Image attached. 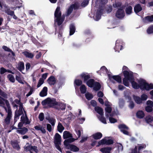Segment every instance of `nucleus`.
I'll list each match as a JSON object with an SVG mask.
<instances>
[{"instance_id": "nucleus-33", "label": "nucleus", "mask_w": 153, "mask_h": 153, "mask_svg": "<svg viewBox=\"0 0 153 153\" xmlns=\"http://www.w3.org/2000/svg\"><path fill=\"white\" fill-rule=\"evenodd\" d=\"M57 130L60 133H62L64 129V128L62 123L59 122L57 127Z\"/></svg>"}, {"instance_id": "nucleus-5", "label": "nucleus", "mask_w": 153, "mask_h": 153, "mask_svg": "<svg viewBox=\"0 0 153 153\" xmlns=\"http://www.w3.org/2000/svg\"><path fill=\"white\" fill-rule=\"evenodd\" d=\"M123 42L120 39H117L116 42L115 46L114 49L115 51L119 52L120 51L122 50L123 48Z\"/></svg>"}, {"instance_id": "nucleus-3", "label": "nucleus", "mask_w": 153, "mask_h": 153, "mask_svg": "<svg viewBox=\"0 0 153 153\" xmlns=\"http://www.w3.org/2000/svg\"><path fill=\"white\" fill-rule=\"evenodd\" d=\"M123 73L124 76V78L123 79V84L125 86L128 87L129 83L128 81L131 82V81L132 80L133 73L131 71L129 72L127 71H123Z\"/></svg>"}, {"instance_id": "nucleus-21", "label": "nucleus", "mask_w": 153, "mask_h": 153, "mask_svg": "<svg viewBox=\"0 0 153 153\" xmlns=\"http://www.w3.org/2000/svg\"><path fill=\"white\" fill-rule=\"evenodd\" d=\"M136 116L137 118L139 119H142L144 117L145 114L143 111L139 110L137 112Z\"/></svg>"}, {"instance_id": "nucleus-8", "label": "nucleus", "mask_w": 153, "mask_h": 153, "mask_svg": "<svg viewBox=\"0 0 153 153\" xmlns=\"http://www.w3.org/2000/svg\"><path fill=\"white\" fill-rule=\"evenodd\" d=\"M87 74V73L83 72L80 75L81 78L83 79V82L84 83L86 82L91 78L90 75L89 74Z\"/></svg>"}, {"instance_id": "nucleus-46", "label": "nucleus", "mask_w": 153, "mask_h": 153, "mask_svg": "<svg viewBox=\"0 0 153 153\" xmlns=\"http://www.w3.org/2000/svg\"><path fill=\"white\" fill-rule=\"evenodd\" d=\"M80 46V45L78 44L76 42H73L71 46L73 48L77 49L79 48Z\"/></svg>"}, {"instance_id": "nucleus-60", "label": "nucleus", "mask_w": 153, "mask_h": 153, "mask_svg": "<svg viewBox=\"0 0 153 153\" xmlns=\"http://www.w3.org/2000/svg\"><path fill=\"white\" fill-rule=\"evenodd\" d=\"M48 98L43 100L42 102V104L43 105H45L47 104L48 105Z\"/></svg>"}, {"instance_id": "nucleus-49", "label": "nucleus", "mask_w": 153, "mask_h": 153, "mask_svg": "<svg viewBox=\"0 0 153 153\" xmlns=\"http://www.w3.org/2000/svg\"><path fill=\"white\" fill-rule=\"evenodd\" d=\"M71 5L73 8V9H74L75 10L78 9L79 7L78 3H75Z\"/></svg>"}, {"instance_id": "nucleus-6", "label": "nucleus", "mask_w": 153, "mask_h": 153, "mask_svg": "<svg viewBox=\"0 0 153 153\" xmlns=\"http://www.w3.org/2000/svg\"><path fill=\"white\" fill-rule=\"evenodd\" d=\"M118 128L120 129V131L123 133L125 134L126 135H129V132L126 130H125L126 129L127 130L128 129V128L124 124H121L119 125L118 126Z\"/></svg>"}, {"instance_id": "nucleus-48", "label": "nucleus", "mask_w": 153, "mask_h": 153, "mask_svg": "<svg viewBox=\"0 0 153 153\" xmlns=\"http://www.w3.org/2000/svg\"><path fill=\"white\" fill-rule=\"evenodd\" d=\"M55 145V146L56 148L60 152H62V149L60 146V145L61 144V143H58L57 144H56V143H54Z\"/></svg>"}, {"instance_id": "nucleus-32", "label": "nucleus", "mask_w": 153, "mask_h": 153, "mask_svg": "<svg viewBox=\"0 0 153 153\" xmlns=\"http://www.w3.org/2000/svg\"><path fill=\"white\" fill-rule=\"evenodd\" d=\"M80 90L82 94H84L86 92L87 88L84 85L82 84L80 87Z\"/></svg>"}, {"instance_id": "nucleus-16", "label": "nucleus", "mask_w": 153, "mask_h": 153, "mask_svg": "<svg viewBox=\"0 0 153 153\" xmlns=\"http://www.w3.org/2000/svg\"><path fill=\"white\" fill-rule=\"evenodd\" d=\"M142 9L141 5L139 4H136L134 7V11L136 13H137L141 11Z\"/></svg>"}, {"instance_id": "nucleus-26", "label": "nucleus", "mask_w": 153, "mask_h": 153, "mask_svg": "<svg viewBox=\"0 0 153 153\" xmlns=\"http://www.w3.org/2000/svg\"><path fill=\"white\" fill-rule=\"evenodd\" d=\"M23 55L26 57L32 59L33 58L34 56L33 54L31 53L28 52L27 51H25L22 52Z\"/></svg>"}, {"instance_id": "nucleus-14", "label": "nucleus", "mask_w": 153, "mask_h": 153, "mask_svg": "<svg viewBox=\"0 0 153 153\" xmlns=\"http://www.w3.org/2000/svg\"><path fill=\"white\" fill-rule=\"evenodd\" d=\"M68 149H70L74 152H77L79 150V149L76 146L72 144H69L67 147Z\"/></svg>"}, {"instance_id": "nucleus-55", "label": "nucleus", "mask_w": 153, "mask_h": 153, "mask_svg": "<svg viewBox=\"0 0 153 153\" xmlns=\"http://www.w3.org/2000/svg\"><path fill=\"white\" fill-rule=\"evenodd\" d=\"M31 146L30 145H29L27 146H25L24 147V149L25 151L28 152V151H31Z\"/></svg>"}, {"instance_id": "nucleus-64", "label": "nucleus", "mask_w": 153, "mask_h": 153, "mask_svg": "<svg viewBox=\"0 0 153 153\" xmlns=\"http://www.w3.org/2000/svg\"><path fill=\"white\" fill-rule=\"evenodd\" d=\"M147 104L151 107H153V102L151 100H148L147 102Z\"/></svg>"}, {"instance_id": "nucleus-34", "label": "nucleus", "mask_w": 153, "mask_h": 153, "mask_svg": "<svg viewBox=\"0 0 153 153\" xmlns=\"http://www.w3.org/2000/svg\"><path fill=\"white\" fill-rule=\"evenodd\" d=\"M57 108L58 110H65V105L62 103H60L57 104Z\"/></svg>"}, {"instance_id": "nucleus-41", "label": "nucleus", "mask_w": 153, "mask_h": 153, "mask_svg": "<svg viewBox=\"0 0 153 153\" xmlns=\"http://www.w3.org/2000/svg\"><path fill=\"white\" fill-rule=\"evenodd\" d=\"M46 119L48 120L49 123L52 125V126H54L55 124V120L53 118L49 117L47 118L46 117Z\"/></svg>"}, {"instance_id": "nucleus-42", "label": "nucleus", "mask_w": 153, "mask_h": 153, "mask_svg": "<svg viewBox=\"0 0 153 153\" xmlns=\"http://www.w3.org/2000/svg\"><path fill=\"white\" fill-rule=\"evenodd\" d=\"M85 95L86 98L88 100H91L93 97V96L92 94L88 92L85 94Z\"/></svg>"}, {"instance_id": "nucleus-53", "label": "nucleus", "mask_w": 153, "mask_h": 153, "mask_svg": "<svg viewBox=\"0 0 153 153\" xmlns=\"http://www.w3.org/2000/svg\"><path fill=\"white\" fill-rule=\"evenodd\" d=\"M152 107L149 106H146L145 108L146 111L148 112H151L153 110Z\"/></svg>"}, {"instance_id": "nucleus-30", "label": "nucleus", "mask_w": 153, "mask_h": 153, "mask_svg": "<svg viewBox=\"0 0 153 153\" xmlns=\"http://www.w3.org/2000/svg\"><path fill=\"white\" fill-rule=\"evenodd\" d=\"M134 100L135 102L137 104H140L142 103V101L141 97H139L136 96L134 97Z\"/></svg>"}, {"instance_id": "nucleus-36", "label": "nucleus", "mask_w": 153, "mask_h": 153, "mask_svg": "<svg viewBox=\"0 0 153 153\" xmlns=\"http://www.w3.org/2000/svg\"><path fill=\"white\" fill-rule=\"evenodd\" d=\"M82 82L80 79H75L74 82V85H75L77 86H79L82 85Z\"/></svg>"}, {"instance_id": "nucleus-17", "label": "nucleus", "mask_w": 153, "mask_h": 153, "mask_svg": "<svg viewBox=\"0 0 153 153\" xmlns=\"http://www.w3.org/2000/svg\"><path fill=\"white\" fill-rule=\"evenodd\" d=\"M48 88L46 87H44L39 93V95L41 97H44L46 96L47 94Z\"/></svg>"}, {"instance_id": "nucleus-39", "label": "nucleus", "mask_w": 153, "mask_h": 153, "mask_svg": "<svg viewBox=\"0 0 153 153\" xmlns=\"http://www.w3.org/2000/svg\"><path fill=\"white\" fill-rule=\"evenodd\" d=\"M7 77L9 80L12 82L13 83L15 82V79L13 75L11 74H9L7 76Z\"/></svg>"}, {"instance_id": "nucleus-2", "label": "nucleus", "mask_w": 153, "mask_h": 153, "mask_svg": "<svg viewBox=\"0 0 153 153\" xmlns=\"http://www.w3.org/2000/svg\"><path fill=\"white\" fill-rule=\"evenodd\" d=\"M60 7L58 6L54 12V22L57 23L58 26L61 25L65 20V16H62V13L60 10Z\"/></svg>"}, {"instance_id": "nucleus-18", "label": "nucleus", "mask_w": 153, "mask_h": 153, "mask_svg": "<svg viewBox=\"0 0 153 153\" xmlns=\"http://www.w3.org/2000/svg\"><path fill=\"white\" fill-rule=\"evenodd\" d=\"M96 81L94 79H90L86 82L87 85L90 88H93Z\"/></svg>"}, {"instance_id": "nucleus-28", "label": "nucleus", "mask_w": 153, "mask_h": 153, "mask_svg": "<svg viewBox=\"0 0 153 153\" xmlns=\"http://www.w3.org/2000/svg\"><path fill=\"white\" fill-rule=\"evenodd\" d=\"M23 111H21L20 110H17L16 109L15 113V118H18V119H19V117L21 115H23Z\"/></svg>"}, {"instance_id": "nucleus-40", "label": "nucleus", "mask_w": 153, "mask_h": 153, "mask_svg": "<svg viewBox=\"0 0 153 153\" xmlns=\"http://www.w3.org/2000/svg\"><path fill=\"white\" fill-rule=\"evenodd\" d=\"M146 31L149 34H153V25L149 26L147 29Z\"/></svg>"}, {"instance_id": "nucleus-54", "label": "nucleus", "mask_w": 153, "mask_h": 153, "mask_svg": "<svg viewBox=\"0 0 153 153\" xmlns=\"http://www.w3.org/2000/svg\"><path fill=\"white\" fill-rule=\"evenodd\" d=\"M109 119L110 123H115L117 121V119L112 117H109Z\"/></svg>"}, {"instance_id": "nucleus-62", "label": "nucleus", "mask_w": 153, "mask_h": 153, "mask_svg": "<svg viewBox=\"0 0 153 153\" xmlns=\"http://www.w3.org/2000/svg\"><path fill=\"white\" fill-rule=\"evenodd\" d=\"M7 70L3 67H1L0 68V74H2L7 72Z\"/></svg>"}, {"instance_id": "nucleus-7", "label": "nucleus", "mask_w": 153, "mask_h": 153, "mask_svg": "<svg viewBox=\"0 0 153 153\" xmlns=\"http://www.w3.org/2000/svg\"><path fill=\"white\" fill-rule=\"evenodd\" d=\"M115 16L118 18L121 19L125 16L124 11L122 8H119L117 10Z\"/></svg>"}, {"instance_id": "nucleus-10", "label": "nucleus", "mask_w": 153, "mask_h": 153, "mask_svg": "<svg viewBox=\"0 0 153 153\" xmlns=\"http://www.w3.org/2000/svg\"><path fill=\"white\" fill-rule=\"evenodd\" d=\"M108 76L109 79L110 80L112 78L119 83H120L122 82L121 77L119 75H114L112 76L110 74H108Z\"/></svg>"}, {"instance_id": "nucleus-50", "label": "nucleus", "mask_w": 153, "mask_h": 153, "mask_svg": "<svg viewBox=\"0 0 153 153\" xmlns=\"http://www.w3.org/2000/svg\"><path fill=\"white\" fill-rule=\"evenodd\" d=\"M141 98L142 101L146 100L148 98V96L145 94H143L141 96Z\"/></svg>"}, {"instance_id": "nucleus-51", "label": "nucleus", "mask_w": 153, "mask_h": 153, "mask_svg": "<svg viewBox=\"0 0 153 153\" xmlns=\"http://www.w3.org/2000/svg\"><path fill=\"white\" fill-rule=\"evenodd\" d=\"M44 82V80L42 78H40L39 79L37 85V88H39L40 87L41 85Z\"/></svg>"}, {"instance_id": "nucleus-15", "label": "nucleus", "mask_w": 153, "mask_h": 153, "mask_svg": "<svg viewBox=\"0 0 153 153\" xmlns=\"http://www.w3.org/2000/svg\"><path fill=\"white\" fill-rule=\"evenodd\" d=\"M48 105L50 107H52L57 105V102H56V100H51L50 98H48Z\"/></svg>"}, {"instance_id": "nucleus-1", "label": "nucleus", "mask_w": 153, "mask_h": 153, "mask_svg": "<svg viewBox=\"0 0 153 153\" xmlns=\"http://www.w3.org/2000/svg\"><path fill=\"white\" fill-rule=\"evenodd\" d=\"M132 80L131 81V83L133 88L136 89H139V88L142 90H146L149 91L150 90L153 89V84L151 83L149 84L147 83L146 81L143 79H140L138 84L134 81V76H133Z\"/></svg>"}, {"instance_id": "nucleus-12", "label": "nucleus", "mask_w": 153, "mask_h": 153, "mask_svg": "<svg viewBox=\"0 0 153 153\" xmlns=\"http://www.w3.org/2000/svg\"><path fill=\"white\" fill-rule=\"evenodd\" d=\"M47 82L50 85H54L56 83V80L54 76H51L47 79Z\"/></svg>"}, {"instance_id": "nucleus-38", "label": "nucleus", "mask_w": 153, "mask_h": 153, "mask_svg": "<svg viewBox=\"0 0 153 153\" xmlns=\"http://www.w3.org/2000/svg\"><path fill=\"white\" fill-rule=\"evenodd\" d=\"M106 140H107L105 139H102L98 142V144L97 146V147L101 145H106Z\"/></svg>"}, {"instance_id": "nucleus-11", "label": "nucleus", "mask_w": 153, "mask_h": 153, "mask_svg": "<svg viewBox=\"0 0 153 153\" xmlns=\"http://www.w3.org/2000/svg\"><path fill=\"white\" fill-rule=\"evenodd\" d=\"M4 102H5L7 107L10 106L9 101L5 99L0 96V104L1 105V106L3 108L5 106V103Z\"/></svg>"}, {"instance_id": "nucleus-13", "label": "nucleus", "mask_w": 153, "mask_h": 153, "mask_svg": "<svg viewBox=\"0 0 153 153\" xmlns=\"http://www.w3.org/2000/svg\"><path fill=\"white\" fill-rule=\"evenodd\" d=\"M61 137L60 135L58 133H56L54 136V143H56L57 144L58 143H61Z\"/></svg>"}, {"instance_id": "nucleus-59", "label": "nucleus", "mask_w": 153, "mask_h": 153, "mask_svg": "<svg viewBox=\"0 0 153 153\" xmlns=\"http://www.w3.org/2000/svg\"><path fill=\"white\" fill-rule=\"evenodd\" d=\"M2 48L3 49L4 51L7 52H9L11 51V50L8 47L6 46L3 45L2 46Z\"/></svg>"}, {"instance_id": "nucleus-31", "label": "nucleus", "mask_w": 153, "mask_h": 153, "mask_svg": "<svg viewBox=\"0 0 153 153\" xmlns=\"http://www.w3.org/2000/svg\"><path fill=\"white\" fill-rule=\"evenodd\" d=\"M144 19L147 22H153V15L146 16L144 18Z\"/></svg>"}, {"instance_id": "nucleus-56", "label": "nucleus", "mask_w": 153, "mask_h": 153, "mask_svg": "<svg viewBox=\"0 0 153 153\" xmlns=\"http://www.w3.org/2000/svg\"><path fill=\"white\" fill-rule=\"evenodd\" d=\"M137 147L135 146L134 148L133 149L131 150V153H140V152L139 151V150L137 151Z\"/></svg>"}, {"instance_id": "nucleus-58", "label": "nucleus", "mask_w": 153, "mask_h": 153, "mask_svg": "<svg viewBox=\"0 0 153 153\" xmlns=\"http://www.w3.org/2000/svg\"><path fill=\"white\" fill-rule=\"evenodd\" d=\"M105 110L106 113H110L111 112L112 109L111 107H108L105 108Z\"/></svg>"}, {"instance_id": "nucleus-61", "label": "nucleus", "mask_w": 153, "mask_h": 153, "mask_svg": "<svg viewBox=\"0 0 153 153\" xmlns=\"http://www.w3.org/2000/svg\"><path fill=\"white\" fill-rule=\"evenodd\" d=\"M146 121L147 123H149L152 122L153 121V119L152 118H151L150 117H146Z\"/></svg>"}, {"instance_id": "nucleus-9", "label": "nucleus", "mask_w": 153, "mask_h": 153, "mask_svg": "<svg viewBox=\"0 0 153 153\" xmlns=\"http://www.w3.org/2000/svg\"><path fill=\"white\" fill-rule=\"evenodd\" d=\"M10 144L13 148L19 151L20 149V147L18 141L16 140H11Z\"/></svg>"}, {"instance_id": "nucleus-47", "label": "nucleus", "mask_w": 153, "mask_h": 153, "mask_svg": "<svg viewBox=\"0 0 153 153\" xmlns=\"http://www.w3.org/2000/svg\"><path fill=\"white\" fill-rule=\"evenodd\" d=\"M38 118L40 121H43L44 118V113L42 112L40 113L39 114Z\"/></svg>"}, {"instance_id": "nucleus-45", "label": "nucleus", "mask_w": 153, "mask_h": 153, "mask_svg": "<svg viewBox=\"0 0 153 153\" xmlns=\"http://www.w3.org/2000/svg\"><path fill=\"white\" fill-rule=\"evenodd\" d=\"M73 9L72 7H71V5L70 6L68 7L67 12V16H69L72 12L73 10Z\"/></svg>"}, {"instance_id": "nucleus-24", "label": "nucleus", "mask_w": 153, "mask_h": 153, "mask_svg": "<svg viewBox=\"0 0 153 153\" xmlns=\"http://www.w3.org/2000/svg\"><path fill=\"white\" fill-rule=\"evenodd\" d=\"M101 87V85L100 83L99 82H96L93 88L94 90L97 91L100 89Z\"/></svg>"}, {"instance_id": "nucleus-4", "label": "nucleus", "mask_w": 153, "mask_h": 153, "mask_svg": "<svg viewBox=\"0 0 153 153\" xmlns=\"http://www.w3.org/2000/svg\"><path fill=\"white\" fill-rule=\"evenodd\" d=\"M4 108L6 112L7 113V116L4 119V121L7 125H8L10 122V119L12 115V112L11 107L10 106L8 107L7 108L5 106H4Z\"/></svg>"}, {"instance_id": "nucleus-23", "label": "nucleus", "mask_w": 153, "mask_h": 153, "mask_svg": "<svg viewBox=\"0 0 153 153\" xmlns=\"http://www.w3.org/2000/svg\"><path fill=\"white\" fill-rule=\"evenodd\" d=\"M72 135L70 132L68 131H65L63 133V138L66 139L70 137H72Z\"/></svg>"}, {"instance_id": "nucleus-27", "label": "nucleus", "mask_w": 153, "mask_h": 153, "mask_svg": "<svg viewBox=\"0 0 153 153\" xmlns=\"http://www.w3.org/2000/svg\"><path fill=\"white\" fill-rule=\"evenodd\" d=\"M18 68L20 71H22L24 69V64L23 62L20 61L19 62Z\"/></svg>"}, {"instance_id": "nucleus-19", "label": "nucleus", "mask_w": 153, "mask_h": 153, "mask_svg": "<svg viewBox=\"0 0 153 153\" xmlns=\"http://www.w3.org/2000/svg\"><path fill=\"white\" fill-rule=\"evenodd\" d=\"M111 147H106L101 149L100 151L102 153H111Z\"/></svg>"}, {"instance_id": "nucleus-35", "label": "nucleus", "mask_w": 153, "mask_h": 153, "mask_svg": "<svg viewBox=\"0 0 153 153\" xmlns=\"http://www.w3.org/2000/svg\"><path fill=\"white\" fill-rule=\"evenodd\" d=\"M19 75V76L16 75V80L19 83H21L22 84H24V83L23 82L21 78V74L19 72H18Z\"/></svg>"}, {"instance_id": "nucleus-25", "label": "nucleus", "mask_w": 153, "mask_h": 153, "mask_svg": "<svg viewBox=\"0 0 153 153\" xmlns=\"http://www.w3.org/2000/svg\"><path fill=\"white\" fill-rule=\"evenodd\" d=\"M93 137L95 140L100 139L102 137V134L100 132L96 133L92 135Z\"/></svg>"}, {"instance_id": "nucleus-63", "label": "nucleus", "mask_w": 153, "mask_h": 153, "mask_svg": "<svg viewBox=\"0 0 153 153\" xmlns=\"http://www.w3.org/2000/svg\"><path fill=\"white\" fill-rule=\"evenodd\" d=\"M31 150H33L36 153L39 152V150L37 149V147L36 146H31Z\"/></svg>"}, {"instance_id": "nucleus-52", "label": "nucleus", "mask_w": 153, "mask_h": 153, "mask_svg": "<svg viewBox=\"0 0 153 153\" xmlns=\"http://www.w3.org/2000/svg\"><path fill=\"white\" fill-rule=\"evenodd\" d=\"M103 11V9L102 7L101 6L99 7V8L97 10V13L102 15V14Z\"/></svg>"}, {"instance_id": "nucleus-44", "label": "nucleus", "mask_w": 153, "mask_h": 153, "mask_svg": "<svg viewBox=\"0 0 153 153\" xmlns=\"http://www.w3.org/2000/svg\"><path fill=\"white\" fill-rule=\"evenodd\" d=\"M5 12L8 15H10L11 16L14 14V11L11 10L10 9H7L5 10Z\"/></svg>"}, {"instance_id": "nucleus-20", "label": "nucleus", "mask_w": 153, "mask_h": 153, "mask_svg": "<svg viewBox=\"0 0 153 153\" xmlns=\"http://www.w3.org/2000/svg\"><path fill=\"white\" fill-rule=\"evenodd\" d=\"M76 30V27L73 24H72L70 26V35H73L75 33Z\"/></svg>"}, {"instance_id": "nucleus-57", "label": "nucleus", "mask_w": 153, "mask_h": 153, "mask_svg": "<svg viewBox=\"0 0 153 153\" xmlns=\"http://www.w3.org/2000/svg\"><path fill=\"white\" fill-rule=\"evenodd\" d=\"M121 4L119 2H116L113 4V6L114 8H117L121 7Z\"/></svg>"}, {"instance_id": "nucleus-29", "label": "nucleus", "mask_w": 153, "mask_h": 153, "mask_svg": "<svg viewBox=\"0 0 153 153\" xmlns=\"http://www.w3.org/2000/svg\"><path fill=\"white\" fill-rule=\"evenodd\" d=\"M21 130H18L17 131L18 133L22 134H25L28 131V129L27 128L24 127L21 128Z\"/></svg>"}, {"instance_id": "nucleus-43", "label": "nucleus", "mask_w": 153, "mask_h": 153, "mask_svg": "<svg viewBox=\"0 0 153 153\" xmlns=\"http://www.w3.org/2000/svg\"><path fill=\"white\" fill-rule=\"evenodd\" d=\"M132 10V7L131 6H128L125 10L126 13L127 14H130L131 13Z\"/></svg>"}, {"instance_id": "nucleus-22", "label": "nucleus", "mask_w": 153, "mask_h": 153, "mask_svg": "<svg viewBox=\"0 0 153 153\" xmlns=\"http://www.w3.org/2000/svg\"><path fill=\"white\" fill-rule=\"evenodd\" d=\"M94 110L100 116L104 115L103 109L102 108L99 106H96L95 107Z\"/></svg>"}, {"instance_id": "nucleus-37", "label": "nucleus", "mask_w": 153, "mask_h": 153, "mask_svg": "<svg viewBox=\"0 0 153 153\" xmlns=\"http://www.w3.org/2000/svg\"><path fill=\"white\" fill-rule=\"evenodd\" d=\"M99 119L103 123L106 124L107 123L106 118L104 117L103 115L99 116L98 117Z\"/></svg>"}]
</instances>
